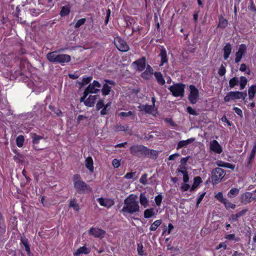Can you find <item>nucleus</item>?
<instances>
[{"label":"nucleus","instance_id":"60","mask_svg":"<svg viewBox=\"0 0 256 256\" xmlns=\"http://www.w3.org/2000/svg\"><path fill=\"white\" fill-rule=\"evenodd\" d=\"M190 188V186L187 183L184 182L183 184H182L181 189L182 190L183 192L188 190Z\"/></svg>","mask_w":256,"mask_h":256},{"label":"nucleus","instance_id":"19","mask_svg":"<svg viewBox=\"0 0 256 256\" xmlns=\"http://www.w3.org/2000/svg\"><path fill=\"white\" fill-rule=\"evenodd\" d=\"M230 95L232 96L233 100L240 98L244 99L246 96V93L242 92H230Z\"/></svg>","mask_w":256,"mask_h":256},{"label":"nucleus","instance_id":"23","mask_svg":"<svg viewBox=\"0 0 256 256\" xmlns=\"http://www.w3.org/2000/svg\"><path fill=\"white\" fill-rule=\"evenodd\" d=\"M232 47L230 43H228L226 44L223 48L224 50V60H227L231 52Z\"/></svg>","mask_w":256,"mask_h":256},{"label":"nucleus","instance_id":"7","mask_svg":"<svg viewBox=\"0 0 256 256\" xmlns=\"http://www.w3.org/2000/svg\"><path fill=\"white\" fill-rule=\"evenodd\" d=\"M130 153L138 156H144L146 153V146L142 145H134L130 148Z\"/></svg>","mask_w":256,"mask_h":256},{"label":"nucleus","instance_id":"34","mask_svg":"<svg viewBox=\"0 0 256 256\" xmlns=\"http://www.w3.org/2000/svg\"><path fill=\"white\" fill-rule=\"evenodd\" d=\"M202 182V179L200 176H196L194 178V184L190 189V192L194 191L196 187Z\"/></svg>","mask_w":256,"mask_h":256},{"label":"nucleus","instance_id":"21","mask_svg":"<svg viewBox=\"0 0 256 256\" xmlns=\"http://www.w3.org/2000/svg\"><path fill=\"white\" fill-rule=\"evenodd\" d=\"M98 201L101 206L106 208H110L114 204L113 201L109 199H104L100 198L98 199Z\"/></svg>","mask_w":256,"mask_h":256},{"label":"nucleus","instance_id":"51","mask_svg":"<svg viewBox=\"0 0 256 256\" xmlns=\"http://www.w3.org/2000/svg\"><path fill=\"white\" fill-rule=\"evenodd\" d=\"M226 69L223 64H221L218 71V74L220 76H223L226 74Z\"/></svg>","mask_w":256,"mask_h":256},{"label":"nucleus","instance_id":"9","mask_svg":"<svg viewBox=\"0 0 256 256\" xmlns=\"http://www.w3.org/2000/svg\"><path fill=\"white\" fill-rule=\"evenodd\" d=\"M246 52V46L245 44L240 45L238 52L236 53L235 62L238 64L240 62Z\"/></svg>","mask_w":256,"mask_h":256},{"label":"nucleus","instance_id":"32","mask_svg":"<svg viewBox=\"0 0 256 256\" xmlns=\"http://www.w3.org/2000/svg\"><path fill=\"white\" fill-rule=\"evenodd\" d=\"M128 126H122L120 124H117L116 126H114L112 129L114 132H120L124 131L126 132L128 130Z\"/></svg>","mask_w":256,"mask_h":256},{"label":"nucleus","instance_id":"39","mask_svg":"<svg viewBox=\"0 0 256 256\" xmlns=\"http://www.w3.org/2000/svg\"><path fill=\"white\" fill-rule=\"evenodd\" d=\"M239 193V190L236 188H233L228 192V196L229 198H233L236 196Z\"/></svg>","mask_w":256,"mask_h":256},{"label":"nucleus","instance_id":"27","mask_svg":"<svg viewBox=\"0 0 256 256\" xmlns=\"http://www.w3.org/2000/svg\"><path fill=\"white\" fill-rule=\"evenodd\" d=\"M96 96L90 95L88 98L84 101L86 106L90 107L93 106L95 104Z\"/></svg>","mask_w":256,"mask_h":256},{"label":"nucleus","instance_id":"42","mask_svg":"<svg viewBox=\"0 0 256 256\" xmlns=\"http://www.w3.org/2000/svg\"><path fill=\"white\" fill-rule=\"evenodd\" d=\"M92 78L91 76H88L86 78H82V82H79V84H80V86H83L84 85H86L90 83V81L92 80Z\"/></svg>","mask_w":256,"mask_h":256},{"label":"nucleus","instance_id":"29","mask_svg":"<svg viewBox=\"0 0 256 256\" xmlns=\"http://www.w3.org/2000/svg\"><path fill=\"white\" fill-rule=\"evenodd\" d=\"M256 94V84L251 86L248 90V98L252 100Z\"/></svg>","mask_w":256,"mask_h":256},{"label":"nucleus","instance_id":"15","mask_svg":"<svg viewBox=\"0 0 256 256\" xmlns=\"http://www.w3.org/2000/svg\"><path fill=\"white\" fill-rule=\"evenodd\" d=\"M146 68V70L142 73L141 76L144 80H148L150 79L152 74H154V70L149 64H148Z\"/></svg>","mask_w":256,"mask_h":256},{"label":"nucleus","instance_id":"6","mask_svg":"<svg viewBox=\"0 0 256 256\" xmlns=\"http://www.w3.org/2000/svg\"><path fill=\"white\" fill-rule=\"evenodd\" d=\"M190 94L188 98L189 101L192 104H196L199 98V92L198 89L194 85H190Z\"/></svg>","mask_w":256,"mask_h":256},{"label":"nucleus","instance_id":"36","mask_svg":"<svg viewBox=\"0 0 256 256\" xmlns=\"http://www.w3.org/2000/svg\"><path fill=\"white\" fill-rule=\"evenodd\" d=\"M70 12V8L68 6H65L62 8L60 12V14L62 16H68Z\"/></svg>","mask_w":256,"mask_h":256},{"label":"nucleus","instance_id":"22","mask_svg":"<svg viewBox=\"0 0 256 256\" xmlns=\"http://www.w3.org/2000/svg\"><path fill=\"white\" fill-rule=\"evenodd\" d=\"M158 154V152L156 150H150L146 147V153L144 156L150 158H156Z\"/></svg>","mask_w":256,"mask_h":256},{"label":"nucleus","instance_id":"61","mask_svg":"<svg viewBox=\"0 0 256 256\" xmlns=\"http://www.w3.org/2000/svg\"><path fill=\"white\" fill-rule=\"evenodd\" d=\"M224 204H225L226 207V208H232V209H234V208H235L236 206V204H232L230 202H226V201Z\"/></svg>","mask_w":256,"mask_h":256},{"label":"nucleus","instance_id":"56","mask_svg":"<svg viewBox=\"0 0 256 256\" xmlns=\"http://www.w3.org/2000/svg\"><path fill=\"white\" fill-rule=\"evenodd\" d=\"M91 93L90 91L88 90V88H86L84 92V96L80 98V102H84L88 95Z\"/></svg>","mask_w":256,"mask_h":256},{"label":"nucleus","instance_id":"54","mask_svg":"<svg viewBox=\"0 0 256 256\" xmlns=\"http://www.w3.org/2000/svg\"><path fill=\"white\" fill-rule=\"evenodd\" d=\"M111 10L110 8H108L106 10V17L105 18L104 23L105 24H107L109 22V19L110 16Z\"/></svg>","mask_w":256,"mask_h":256},{"label":"nucleus","instance_id":"58","mask_svg":"<svg viewBox=\"0 0 256 256\" xmlns=\"http://www.w3.org/2000/svg\"><path fill=\"white\" fill-rule=\"evenodd\" d=\"M88 118L86 116H84L83 115H80L78 116V118H77V122L78 123H80L81 122H83L84 121H87Z\"/></svg>","mask_w":256,"mask_h":256},{"label":"nucleus","instance_id":"50","mask_svg":"<svg viewBox=\"0 0 256 256\" xmlns=\"http://www.w3.org/2000/svg\"><path fill=\"white\" fill-rule=\"evenodd\" d=\"M147 176L146 174H144L140 179V182L144 185H146L148 184Z\"/></svg>","mask_w":256,"mask_h":256},{"label":"nucleus","instance_id":"16","mask_svg":"<svg viewBox=\"0 0 256 256\" xmlns=\"http://www.w3.org/2000/svg\"><path fill=\"white\" fill-rule=\"evenodd\" d=\"M71 60L70 56L65 54H58L56 63L64 66L65 63L68 62Z\"/></svg>","mask_w":256,"mask_h":256},{"label":"nucleus","instance_id":"18","mask_svg":"<svg viewBox=\"0 0 256 256\" xmlns=\"http://www.w3.org/2000/svg\"><path fill=\"white\" fill-rule=\"evenodd\" d=\"M159 56L160 58V66H162L168 62V56L167 55L166 50L165 48L163 46L160 49Z\"/></svg>","mask_w":256,"mask_h":256},{"label":"nucleus","instance_id":"24","mask_svg":"<svg viewBox=\"0 0 256 256\" xmlns=\"http://www.w3.org/2000/svg\"><path fill=\"white\" fill-rule=\"evenodd\" d=\"M195 140V138H192L186 140H181L178 143L176 148L178 150L182 147L186 146L188 144L192 143Z\"/></svg>","mask_w":256,"mask_h":256},{"label":"nucleus","instance_id":"63","mask_svg":"<svg viewBox=\"0 0 256 256\" xmlns=\"http://www.w3.org/2000/svg\"><path fill=\"white\" fill-rule=\"evenodd\" d=\"M227 247V245L226 242H222L220 243L216 247V250H219L221 248H224V250H226Z\"/></svg>","mask_w":256,"mask_h":256},{"label":"nucleus","instance_id":"25","mask_svg":"<svg viewBox=\"0 0 256 256\" xmlns=\"http://www.w3.org/2000/svg\"><path fill=\"white\" fill-rule=\"evenodd\" d=\"M57 54L56 51H54L52 52H49L46 54V57L47 60L52 63H56V58H57Z\"/></svg>","mask_w":256,"mask_h":256},{"label":"nucleus","instance_id":"3","mask_svg":"<svg viewBox=\"0 0 256 256\" xmlns=\"http://www.w3.org/2000/svg\"><path fill=\"white\" fill-rule=\"evenodd\" d=\"M186 85L181 82H178L170 86L168 90L174 97H182L184 94Z\"/></svg>","mask_w":256,"mask_h":256},{"label":"nucleus","instance_id":"20","mask_svg":"<svg viewBox=\"0 0 256 256\" xmlns=\"http://www.w3.org/2000/svg\"><path fill=\"white\" fill-rule=\"evenodd\" d=\"M32 138V144H34V146L35 149L37 150H41L42 148H38L36 147V145L40 143V142L41 140L43 139L44 138L34 133L31 134Z\"/></svg>","mask_w":256,"mask_h":256},{"label":"nucleus","instance_id":"59","mask_svg":"<svg viewBox=\"0 0 256 256\" xmlns=\"http://www.w3.org/2000/svg\"><path fill=\"white\" fill-rule=\"evenodd\" d=\"M226 238L229 240H234L235 242H238V239L236 238L234 234H229L226 236Z\"/></svg>","mask_w":256,"mask_h":256},{"label":"nucleus","instance_id":"62","mask_svg":"<svg viewBox=\"0 0 256 256\" xmlns=\"http://www.w3.org/2000/svg\"><path fill=\"white\" fill-rule=\"evenodd\" d=\"M136 172H131L127 173L124 176V178L127 179L132 178L136 175Z\"/></svg>","mask_w":256,"mask_h":256},{"label":"nucleus","instance_id":"4","mask_svg":"<svg viewBox=\"0 0 256 256\" xmlns=\"http://www.w3.org/2000/svg\"><path fill=\"white\" fill-rule=\"evenodd\" d=\"M226 175V171L220 168H214L212 172V182L213 184L220 182Z\"/></svg>","mask_w":256,"mask_h":256},{"label":"nucleus","instance_id":"12","mask_svg":"<svg viewBox=\"0 0 256 256\" xmlns=\"http://www.w3.org/2000/svg\"><path fill=\"white\" fill-rule=\"evenodd\" d=\"M90 235L100 238H102L106 234V232L97 228H92L88 231Z\"/></svg>","mask_w":256,"mask_h":256},{"label":"nucleus","instance_id":"57","mask_svg":"<svg viewBox=\"0 0 256 256\" xmlns=\"http://www.w3.org/2000/svg\"><path fill=\"white\" fill-rule=\"evenodd\" d=\"M154 200L156 205L158 206H160L162 200V196L160 194L156 196Z\"/></svg>","mask_w":256,"mask_h":256},{"label":"nucleus","instance_id":"30","mask_svg":"<svg viewBox=\"0 0 256 256\" xmlns=\"http://www.w3.org/2000/svg\"><path fill=\"white\" fill-rule=\"evenodd\" d=\"M85 162L86 168L88 169L91 172H94V166L93 160L92 158L90 156L87 158L85 160Z\"/></svg>","mask_w":256,"mask_h":256},{"label":"nucleus","instance_id":"2","mask_svg":"<svg viewBox=\"0 0 256 256\" xmlns=\"http://www.w3.org/2000/svg\"><path fill=\"white\" fill-rule=\"evenodd\" d=\"M74 188L78 193H84L86 190H90V188L84 182L81 180L78 174H74L73 177Z\"/></svg>","mask_w":256,"mask_h":256},{"label":"nucleus","instance_id":"48","mask_svg":"<svg viewBox=\"0 0 256 256\" xmlns=\"http://www.w3.org/2000/svg\"><path fill=\"white\" fill-rule=\"evenodd\" d=\"M215 198L222 202L225 203L226 199L223 198L222 194L220 192H218L215 196Z\"/></svg>","mask_w":256,"mask_h":256},{"label":"nucleus","instance_id":"1","mask_svg":"<svg viewBox=\"0 0 256 256\" xmlns=\"http://www.w3.org/2000/svg\"><path fill=\"white\" fill-rule=\"evenodd\" d=\"M137 196L134 194L130 195L124 200V206L121 212L133 214L140 212V206L136 200Z\"/></svg>","mask_w":256,"mask_h":256},{"label":"nucleus","instance_id":"41","mask_svg":"<svg viewBox=\"0 0 256 256\" xmlns=\"http://www.w3.org/2000/svg\"><path fill=\"white\" fill-rule=\"evenodd\" d=\"M162 223L161 220H156L154 221L152 224L151 225L150 229L152 231L156 230L158 226H160V224Z\"/></svg>","mask_w":256,"mask_h":256},{"label":"nucleus","instance_id":"37","mask_svg":"<svg viewBox=\"0 0 256 256\" xmlns=\"http://www.w3.org/2000/svg\"><path fill=\"white\" fill-rule=\"evenodd\" d=\"M248 82V80L246 77L242 76L240 77V89L243 90L245 88Z\"/></svg>","mask_w":256,"mask_h":256},{"label":"nucleus","instance_id":"17","mask_svg":"<svg viewBox=\"0 0 256 256\" xmlns=\"http://www.w3.org/2000/svg\"><path fill=\"white\" fill-rule=\"evenodd\" d=\"M210 149L216 154H220L222 152V148L216 140L210 142Z\"/></svg>","mask_w":256,"mask_h":256},{"label":"nucleus","instance_id":"64","mask_svg":"<svg viewBox=\"0 0 256 256\" xmlns=\"http://www.w3.org/2000/svg\"><path fill=\"white\" fill-rule=\"evenodd\" d=\"M112 163L113 166L116 168H118L120 166V162L117 159H114L112 160Z\"/></svg>","mask_w":256,"mask_h":256},{"label":"nucleus","instance_id":"52","mask_svg":"<svg viewBox=\"0 0 256 256\" xmlns=\"http://www.w3.org/2000/svg\"><path fill=\"white\" fill-rule=\"evenodd\" d=\"M118 116L120 117V118H122L124 117L130 116L131 117L132 120H134L133 113H120Z\"/></svg>","mask_w":256,"mask_h":256},{"label":"nucleus","instance_id":"13","mask_svg":"<svg viewBox=\"0 0 256 256\" xmlns=\"http://www.w3.org/2000/svg\"><path fill=\"white\" fill-rule=\"evenodd\" d=\"M112 102L109 101L105 104L104 100L102 99H100L96 104V108L98 110H99L101 108H103L100 112H106V110H108V108L110 106Z\"/></svg>","mask_w":256,"mask_h":256},{"label":"nucleus","instance_id":"43","mask_svg":"<svg viewBox=\"0 0 256 256\" xmlns=\"http://www.w3.org/2000/svg\"><path fill=\"white\" fill-rule=\"evenodd\" d=\"M24 141V138L23 136L20 135L18 136L16 139V142L18 146L22 147Z\"/></svg>","mask_w":256,"mask_h":256},{"label":"nucleus","instance_id":"47","mask_svg":"<svg viewBox=\"0 0 256 256\" xmlns=\"http://www.w3.org/2000/svg\"><path fill=\"white\" fill-rule=\"evenodd\" d=\"M34 109H38V111L39 112H43L46 109V106L43 104H36L34 106Z\"/></svg>","mask_w":256,"mask_h":256},{"label":"nucleus","instance_id":"49","mask_svg":"<svg viewBox=\"0 0 256 256\" xmlns=\"http://www.w3.org/2000/svg\"><path fill=\"white\" fill-rule=\"evenodd\" d=\"M21 242L22 244L24 246L25 250L28 252H30V248L28 244V242L26 239L22 238Z\"/></svg>","mask_w":256,"mask_h":256},{"label":"nucleus","instance_id":"53","mask_svg":"<svg viewBox=\"0 0 256 256\" xmlns=\"http://www.w3.org/2000/svg\"><path fill=\"white\" fill-rule=\"evenodd\" d=\"M248 8L250 10L256 14V8L254 6L253 0H250V5L248 6Z\"/></svg>","mask_w":256,"mask_h":256},{"label":"nucleus","instance_id":"44","mask_svg":"<svg viewBox=\"0 0 256 256\" xmlns=\"http://www.w3.org/2000/svg\"><path fill=\"white\" fill-rule=\"evenodd\" d=\"M70 207L72 208L76 211H78L80 208L79 205L76 203L75 199H73L70 201Z\"/></svg>","mask_w":256,"mask_h":256},{"label":"nucleus","instance_id":"40","mask_svg":"<svg viewBox=\"0 0 256 256\" xmlns=\"http://www.w3.org/2000/svg\"><path fill=\"white\" fill-rule=\"evenodd\" d=\"M154 215L153 208L146 209L144 212V217L146 218H150Z\"/></svg>","mask_w":256,"mask_h":256},{"label":"nucleus","instance_id":"26","mask_svg":"<svg viewBox=\"0 0 256 256\" xmlns=\"http://www.w3.org/2000/svg\"><path fill=\"white\" fill-rule=\"evenodd\" d=\"M154 76L158 82V83L160 86H164L165 83V80L163 78L162 73L160 72H154Z\"/></svg>","mask_w":256,"mask_h":256},{"label":"nucleus","instance_id":"55","mask_svg":"<svg viewBox=\"0 0 256 256\" xmlns=\"http://www.w3.org/2000/svg\"><path fill=\"white\" fill-rule=\"evenodd\" d=\"M248 211V210L247 208L244 209V210H242L241 211H240V212H237L236 214L235 215L236 216L237 218H238L242 216H244L245 214Z\"/></svg>","mask_w":256,"mask_h":256},{"label":"nucleus","instance_id":"14","mask_svg":"<svg viewBox=\"0 0 256 256\" xmlns=\"http://www.w3.org/2000/svg\"><path fill=\"white\" fill-rule=\"evenodd\" d=\"M152 104H146L145 105H140L139 108L142 112H152L155 106L156 99L154 97L152 98Z\"/></svg>","mask_w":256,"mask_h":256},{"label":"nucleus","instance_id":"38","mask_svg":"<svg viewBox=\"0 0 256 256\" xmlns=\"http://www.w3.org/2000/svg\"><path fill=\"white\" fill-rule=\"evenodd\" d=\"M238 80L236 77H234L229 80V86L230 88H233L238 84Z\"/></svg>","mask_w":256,"mask_h":256},{"label":"nucleus","instance_id":"46","mask_svg":"<svg viewBox=\"0 0 256 256\" xmlns=\"http://www.w3.org/2000/svg\"><path fill=\"white\" fill-rule=\"evenodd\" d=\"M86 21V19L85 18H82L77 21V22L74 24V28H80L81 26L83 25Z\"/></svg>","mask_w":256,"mask_h":256},{"label":"nucleus","instance_id":"10","mask_svg":"<svg viewBox=\"0 0 256 256\" xmlns=\"http://www.w3.org/2000/svg\"><path fill=\"white\" fill-rule=\"evenodd\" d=\"M104 82L106 83L103 85L102 93V96H106L109 94L112 90V87L109 84L114 86L115 82L113 80H105Z\"/></svg>","mask_w":256,"mask_h":256},{"label":"nucleus","instance_id":"8","mask_svg":"<svg viewBox=\"0 0 256 256\" xmlns=\"http://www.w3.org/2000/svg\"><path fill=\"white\" fill-rule=\"evenodd\" d=\"M132 65L136 66V71L142 72L146 67V58L144 56H142L138 58L132 63Z\"/></svg>","mask_w":256,"mask_h":256},{"label":"nucleus","instance_id":"45","mask_svg":"<svg viewBox=\"0 0 256 256\" xmlns=\"http://www.w3.org/2000/svg\"><path fill=\"white\" fill-rule=\"evenodd\" d=\"M86 88L88 90L90 91L91 94H97L100 91V90L94 86L92 83L90 84Z\"/></svg>","mask_w":256,"mask_h":256},{"label":"nucleus","instance_id":"11","mask_svg":"<svg viewBox=\"0 0 256 256\" xmlns=\"http://www.w3.org/2000/svg\"><path fill=\"white\" fill-rule=\"evenodd\" d=\"M242 202L244 204H248L252 202H256V194L249 192H246L242 196Z\"/></svg>","mask_w":256,"mask_h":256},{"label":"nucleus","instance_id":"33","mask_svg":"<svg viewBox=\"0 0 256 256\" xmlns=\"http://www.w3.org/2000/svg\"><path fill=\"white\" fill-rule=\"evenodd\" d=\"M140 202L142 205L146 208L148 205V201L144 194H141L140 196Z\"/></svg>","mask_w":256,"mask_h":256},{"label":"nucleus","instance_id":"31","mask_svg":"<svg viewBox=\"0 0 256 256\" xmlns=\"http://www.w3.org/2000/svg\"><path fill=\"white\" fill-rule=\"evenodd\" d=\"M228 24L227 20L224 18L222 16L219 17L218 27L221 28H226Z\"/></svg>","mask_w":256,"mask_h":256},{"label":"nucleus","instance_id":"5","mask_svg":"<svg viewBox=\"0 0 256 256\" xmlns=\"http://www.w3.org/2000/svg\"><path fill=\"white\" fill-rule=\"evenodd\" d=\"M114 44L120 52H126L130 50V47L126 42L120 36L114 38Z\"/></svg>","mask_w":256,"mask_h":256},{"label":"nucleus","instance_id":"28","mask_svg":"<svg viewBox=\"0 0 256 256\" xmlns=\"http://www.w3.org/2000/svg\"><path fill=\"white\" fill-rule=\"evenodd\" d=\"M90 250L85 246L80 248L74 253L75 256H79L80 254H88L90 252Z\"/></svg>","mask_w":256,"mask_h":256},{"label":"nucleus","instance_id":"35","mask_svg":"<svg viewBox=\"0 0 256 256\" xmlns=\"http://www.w3.org/2000/svg\"><path fill=\"white\" fill-rule=\"evenodd\" d=\"M4 110L6 112H10V106L6 101L4 102L0 100V111Z\"/></svg>","mask_w":256,"mask_h":256}]
</instances>
